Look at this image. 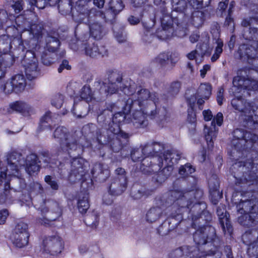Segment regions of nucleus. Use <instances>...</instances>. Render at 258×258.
I'll use <instances>...</instances> for the list:
<instances>
[{"instance_id": "obj_29", "label": "nucleus", "mask_w": 258, "mask_h": 258, "mask_svg": "<svg viewBox=\"0 0 258 258\" xmlns=\"http://www.w3.org/2000/svg\"><path fill=\"white\" fill-rule=\"evenodd\" d=\"M87 162L82 158H75L71 162V176L83 175Z\"/></svg>"}, {"instance_id": "obj_55", "label": "nucleus", "mask_w": 258, "mask_h": 258, "mask_svg": "<svg viewBox=\"0 0 258 258\" xmlns=\"http://www.w3.org/2000/svg\"><path fill=\"white\" fill-rule=\"evenodd\" d=\"M158 211H147L146 214V221L149 223H153L159 219L162 212L158 213Z\"/></svg>"}, {"instance_id": "obj_5", "label": "nucleus", "mask_w": 258, "mask_h": 258, "mask_svg": "<svg viewBox=\"0 0 258 258\" xmlns=\"http://www.w3.org/2000/svg\"><path fill=\"white\" fill-rule=\"evenodd\" d=\"M241 214V215L238 218V221L239 224L244 227L250 228L258 225V211H237ZM251 236V233L245 232L242 237L243 243L247 245V253L249 255H258V236L253 242L250 241H245L244 239L249 238Z\"/></svg>"}, {"instance_id": "obj_43", "label": "nucleus", "mask_w": 258, "mask_h": 258, "mask_svg": "<svg viewBox=\"0 0 258 258\" xmlns=\"http://www.w3.org/2000/svg\"><path fill=\"white\" fill-rule=\"evenodd\" d=\"M47 42L46 47L50 52H54L60 45L57 38L51 36H48L46 39Z\"/></svg>"}, {"instance_id": "obj_46", "label": "nucleus", "mask_w": 258, "mask_h": 258, "mask_svg": "<svg viewBox=\"0 0 258 258\" xmlns=\"http://www.w3.org/2000/svg\"><path fill=\"white\" fill-rule=\"evenodd\" d=\"M142 153L144 156L146 157L144 158H143V160L145 158H156V161H158V159L159 157L154 156V153L153 151V149L152 147V145L151 143H148L146 144L142 149ZM143 161H142V162ZM142 162L141 163V166H142Z\"/></svg>"}, {"instance_id": "obj_31", "label": "nucleus", "mask_w": 258, "mask_h": 258, "mask_svg": "<svg viewBox=\"0 0 258 258\" xmlns=\"http://www.w3.org/2000/svg\"><path fill=\"white\" fill-rule=\"evenodd\" d=\"M54 119V114L50 111L46 112L40 118L39 129L40 130H43L46 128L51 130L55 122Z\"/></svg>"}, {"instance_id": "obj_1", "label": "nucleus", "mask_w": 258, "mask_h": 258, "mask_svg": "<svg viewBox=\"0 0 258 258\" xmlns=\"http://www.w3.org/2000/svg\"><path fill=\"white\" fill-rule=\"evenodd\" d=\"M191 220V227L197 229L193 234L196 245H183L171 251L169 258H198L200 257L199 246L210 244L213 247L207 251L206 255H214L220 252L222 241L216 235L215 228L209 225L211 220L209 211H201L195 215V211H183Z\"/></svg>"}, {"instance_id": "obj_23", "label": "nucleus", "mask_w": 258, "mask_h": 258, "mask_svg": "<svg viewBox=\"0 0 258 258\" xmlns=\"http://www.w3.org/2000/svg\"><path fill=\"white\" fill-rule=\"evenodd\" d=\"M91 173L93 177L100 182L105 181L110 174L107 166L100 163H96L93 165Z\"/></svg>"}, {"instance_id": "obj_12", "label": "nucleus", "mask_w": 258, "mask_h": 258, "mask_svg": "<svg viewBox=\"0 0 258 258\" xmlns=\"http://www.w3.org/2000/svg\"><path fill=\"white\" fill-rule=\"evenodd\" d=\"M29 237L28 224L22 221L17 223L12 233L14 244L19 248L24 247L28 245Z\"/></svg>"}, {"instance_id": "obj_2", "label": "nucleus", "mask_w": 258, "mask_h": 258, "mask_svg": "<svg viewBox=\"0 0 258 258\" xmlns=\"http://www.w3.org/2000/svg\"><path fill=\"white\" fill-rule=\"evenodd\" d=\"M180 159L179 153L175 150L167 151L162 156L158 159V164H154L156 158H147L142 161L140 166L141 171L144 174H151L156 172L161 168L155 177L156 181L160 183L164 182L171 174L174 164Z\"/></svg>"}, {"instance_id": "obj_8", "label": "nucleus", "mask_w": 258, "mask_h": 258, "mask_svg": "<svg viewBox=\"0 0 258 258\" xmlns=\"http://www.w3.org/2000/svg\"><path fill=\"white\" fill-rule=\"evenodd\" d=\"M54 138L60 142L61 148L63 150L70 154L72 152L79 150L81 151L85 147L90 146V143L82 144L81 140L78 143L75 136L68 133V130L63 126L57 127L54 132Z\"/></svg>"}, {"instance_id": "obj_17", "label": "nucleus", "mask_w": 258, "mask_h": 258, "mask_svg": "<svg viewBox=\"0 0 258 258\" xmlns=\"http://www.w3.org/2000/svg\"><path fill=\"white\" fill-rule=\"evenodd\" d=\"M223 116L221 112H218L213 118L211 123V126L205 125L204 128L205 138L209 148L214 147V141L217 137L218 129L216 127V123L218 126H221L223 123Z\"/></svg>"}, {"instance_id": "obj_45", "label": "nucleus", "mask_w": 258, "mask_h": 258, "mask_svg": "<svg viewBox=\"0 0 258 258\" xmlns=\"http://www.w3.org/2000/svg\"><path fill=\"white\" fill-rule=\"evenodd\" d=\"M124 5L121 0H111L108 5V8L114 13L118 14L123 9Z\"/></svg>"}, {"instance_id": "obj_40", "label": "nucleus", "mask_w": 258, "mask_h": 258, "mask_svg": "<svg viewBox=\"0 0 258 258\" xmlns=\"http://www.w3.org/2000/svg\"><path fill=\"white\" fill-rule=\"evenodd\" d=\"M244 38L246 40L256 41L254 44L257 57H258V28H253L249 30H245L244 33Z\"/></svg>"}, {"instance_id": "obj_38", "label": "nucleus", "mask_w": 258, "mask_h": 258, "mask_svg": "<svg viewBox=\"0 0 258 258\" xmlns=\"http://www.w3.org/2000/svg\"><path fill=\"white\" fill-rule=\"evenodd\" d=\"M10 80L15 89V92H21L25 89L26 82L23 75L21 74L16 75Z\"/></svg>"}, {"instance_id": "obj_35", "label": "nucleus", "mask_w": 258, "mask_h": 258, "mask_svg": "<svg viewBox=\"0 0 258 258\" xmlns=\"http://www.w3.org/2000/svg\"><path fill=\"white\" fill-rule=\"evenodd\" d=\"M173 9L174 11L188 15L191 12V8L188 7L185 0H171Z\"/></svg>"}, {"instance_id": "obj_13", "label": "nucleus", "mask_w": 258, "mask_h": 258, "mask_svg": "<svg viewBox=\"0 0 258 258\" xmlns=\"http://www.w3.org/2000/svg\"><path fill=\"white\" fill-rule=\"evenodd\" d=\"M161 22V29H158L156 32V36L162 40L168 39L174 35L175 30L174 22L177 21L176 18L173 19L170 15H163L156 17Z\"/></svg>"}, {"instance_id": "obj_60", "label": "nucleus", "mask_w": 258, "mask_h": 258, "mask_svg": "<svg viewBox=\"0 0 258 258\" xmlns=\"http://www.w3.org/2000/svg\"><path fill=\"white\" fill-rule=\"evenodd\" d=\"M180 87L181 84L179 82H173L170 84L168 91L172 95H176L179 92Z\"/></svg>"}, {"instance_id": "obj_34", "label": "nucleus", "mask_w": 258, "mask_h": 258, "mask_svg": "<svg viewBox=\"0 0 258 258\" xmlns=\"http://www.w3.org/2000/svg\"><path fill=\"white\" fill-rule=\"evenodd\" d=\"M253 45V46L247 44L240 45L238 50L240 56H246L248 59L257 57L254 43Z\"/></svg>"}, {"instance_id": "obj_21", "label": "nucleus", "mask_w": 258, "mask_h": 258, "mask_svg": "<svg viewBox=\"0 0 258 258\" xmlns=\"http://www.w3.org/2000/svg\"><path fill=\"white\" fill-rule=\"evenodd\" d=\"M23 61L25 63V74L27 79L31 80L36 78L38 75V64L34 53L31 51H27Z\"/></svg>"}, {"instance_id": "obj_9", "label": "nucleus", "mask_w": 258, "mask_h": 258, "mask_svg": "<svg viewBox=\"0 0 258 258\" xmlns=\"http://www.w3.org/2000/svg\"><path fill=\"white\" fill-rule=\"evenodd\" d=\"M41 247L43 253L55 256L63 250L64 242L59 235L45 236L43 238Z\"/></svg>"}, {"instance_id": "obj_57", "label": "nucleus", "mask_w": 258, "mask_h": 258, "mask_svg": "<svg viewBox=\"0 0 258 258\" xmlns=\"http://www.w3.org/2000/svg\"><path fill=\"white\" fill-rule=\"evenodd\" d=\"M64 97L61 94H57L53 97L51 100V104L56 108H60L62 105Z\"/></svg>"}, {"instance_id": "obj_61", "label": "nucleus", "mask_w": 258, "mask_h": 258, "mask_svg": "<svg viewBox=\"0 0 258 258\" xmlns=\"http://www.w3.org/2000/svg\"><path fill=\"white\" fill-rule=\"evenodd\" d=\"M44 181L50 186L53 190H57L59 185L56 181L53 180L50 175H46L44 178Z\"/></svg>"}, {"instance_id": "obj_27", "label": "nucleus", "mask_w": 258, "mask_h": 258, "mask_svg": "<svg viewBox=\"0 0 258 258\" xmlns=\"http://www.w3.org/2000/svg\"><path fill=\"white\" fill-rule=\"evenodd\" d=\"M84 216V222L87 226L92 229H96L98 226L99 221V215L97 211H79Z\"/></svg>"}, {"instance_id": "obj_6", "label": "nucleus", "mask_w": 258, "mask_h": 258, "mask_svg": "<svg viewBox=\"0 0 258 258\" xmlns=\"http://www.w3.org/2000/svg\"><path fill=\"white\" fill-rule=\"evenodd\" d=\"M83 11L79 12V20L88 26L90 36L96 40L101 39L106 34V29L99 15H95V10H89L88 8H83Z\"/></svg>"}, {"instance_id": "obj_42", "label": "nucleus", "mask_w": 258, "mask_h": 258, "mask_svg": "<svg viewBox=\"0 0 258 258\" xmlns=\"http://www.w3.org/2000/svg\"><path fill=\"white\" fill-rule=\"evenodd\" d=\"M94 15H99L101 21L104 20L105 22H112L117 14L108 8L104 13L101 11H97L95 13H94Z\"/></svg>"}, {"instance_id": "obj_56", "label": "nucleus", "mask_w": 258, "mask_h": 258, "mask_svg": "<svg viewBox=\"0 0 258 258\" xmlns=\"http://www.w3.org/2000/svg\"><path fill=\"white\" fill-rule=\"evenodd\" d=\"M237 210H254V207L252 200L241 201L236 206Z\"/></svg>"}, {"instance_id": "obj_10", "label": "nucleus", "mask_w": 258, "mask_h": 258, "mask_svg": "<svg viewBox=\"0 0 258 258\" xmlns=\"http://www.w3.org/2000/svg\"><path fill=\"white\" fill-rule=\"evenodd\" d=\"M231 105L235 110L242 112L246 117H247L245 118L246 121L252 122L253 124H258V121L255 120V114H258L256 111L258 107L252 106L241 97L233 98L231 100Z\"/></svg>"}, {"instance_id": "obj_18", "label": "nucleus", "mask_w": 258, "mask_h": 258, "mask_svg": "<svg viewBox=\"0 0 258 258\" xmlns=\"http://www.w3.org/2000/svg\"><path fill=\"white\" fill-rule=\"evenodd\" d=\"M83 131L88 139L92 141L96 140L99 144L102 145L109 143L112 138L111 135H108V136L102 135L103 132L98 128L96 125L93 123H90L84 126Z\"/></svg>"}, {"instance_id": "obj_16", "label": "nucleus", "mask_w": 258, "mask_h": 258, "mask_svg": "<svg viewBox=\"0 0 258 258\" xmlns=\"http://www.w3.org/2000/svg\"><path fill=\"white\" fill-rule=\"evenodd\" d=\"M212 88L207 83L201 84L197 92L193 89H189L185 93L186 101L191 107V110L194 106L198 97H203L208 99L211 94Z\"/></svg>"}, {"instance_id": "obj_62", "label": "nucleus", "mask_w": 258, "mask_h": 258, "mask_svg": "<svg viewBox=\"0 0 258 258\" xmlns=\"http://www.w3.org/2000/svg\"><path fill=\"white\" fill-rule=\"evenodd\" d=\"M30 191L35 192L36 194H40L43 190V187L38 182H33L30 184Z\"/></svg>"}, {"instance_id": "obj_19", "label": "nucleus", "mask_w": 258, "mask_h": 258, "mask_svg": "<svg viewBox=\"0 0 258 258\" xmlns=\"http://www.w3.org/2000/svg\"><path fill=\"white\" fill-rule=\"evenodd\" d=\"M140 110H138V107L134 108L132 110L135 109L132 113L131 122L135 127H144L148 124V120L146 119V116H149L151 118H153L156 114V111L155 110H151L147 109L146 110H143L142 108H140Z\"/></svg>"}, {"instance_id": "obj_41", "label": "nucleus", "mask_w": 258, "mask_h": 258, "mask_svg": "<svg viewBox=\"0 0 258 258\" xmlns=\"http://www.w3.org/2000/svg\"><path fill=\"white\" fill-rule=\"evenodd\" d=\"M30 33L37 40L42 38L44 34L43 26L41 24H33L30 28Z\"/></svg>"}, {"instance_id": "obj_44", "label": "nucleus", "mask_w": 258, "mask_h": 258, "mask_svg": "<svg viewBox=\"0 0 258 258\" xmlns=\"http://www.w3.org/2000/svg\"><path fill=\"white\" fill-rule=\"evenodd\" d=\"M191 10H200L208 7L210 0H187Z\"/></svg>"}, {"instance_id": "obj_53", "label": "nucleus", "mask_w": 258, "mask_h": 258, "mask_svg": "<svg viewBox=\"0 0 258 258\" xmlns=\"http://www.w3.org/2000/svg\"><path fill=\"white\" fill-rule=\"evenodd\" d=\"M10 61L4 60V57L0 54V78H1L5 73L6 69L7 67H10L12 65L14 61L13 58L11 57H9Z\"/></svg>"}, {"instance_id": "obj_3", "label": "nucleus", "mask_w": 258, "mask_h": 258, "mask_svg": "<svg viewBox=\"0 0 258 258\" xmlns=\"http://www.w3.org/2000/svg\"><path fill=\"white\" fill-rule=\"evenodd\" d=\"M118 85V89L120 88L126 95L131 96L125 102V112H130L132 109L137 107L142 108L146 104L152 106V108L156 107L158 97L156 93H151L148 89L141 87L136 91L137 85L131 80L126 81L123 83L120 82Z\"/></svg>"}, {"instance_id": "obj_25", "label": "nucleus", "mask_w": 258, "mask_h": 258, "mask_svg": "<svg viewBox=\"0 0 258 258\" xmlns=\"http://www.w3.org/2000/svg\"><path fill=\"white\" fill-rule=\"evenodd\" d=\"M232 90H236L247 89L248 90H255L258 88V83L255 80L250 79L242 80L240 77H235L233 80Z\"/></svg>"}, {"instance_id": "obj_64", "label": "nucleus", "mask_w": 258, "mask_h": 258, "mask_svg": "<svg viewBox=\"0 0 258 258\" xmlns=\"http://www.w3.org/2000/svg\"><path fill=\"white\" fill-rule=\"evenodd\" d=\"M116 29V27H114L113 28L114 35L115 37L116 38L117 41L119 43L123 42L125 41L126 37L123 34L122 31H120L119 32L116 31L115 29Z\"/></svg>"}, {"instance_id": "obj_4", "label": "nucleus", "mask_w": 258, "mask_h": 258, "mask_svg": "<svg viewBox=\"0 0 258 258\" xmlns=\"http://www.w3.org/2000/svg\"><path fill=\"white\" fill-rule=\"evenodd\" d=\"M122 80L120 75L116 72L110 73L107 80L105 81L97 80L94 83L92 93L90 86H84L81 89L80 97L86 102L95 99L100 101L104 99L108 95L116 93L118 90V85Z\"/></svg>"}, {"instance_id": "obj_28", "label": "nucleus", "mask_w": 258, "mask_h": 258, "mask_svg": "<svg viewBox=\"0 0 258 258\" xmlns=\"http://www.w3.org/2000/svg\"><path fill=\"white\" fill-rule=\"evenodd\" d=\"M38 156L34 153H32L27 156L26 159V171L29 175L37 174L40 169Z\"/></svg>"}, {"instance_id": "obj_63", "label": "nucleus", "mask_w": 258, "mask_h": 258, "mask_svg": "<svg viewBox=\"0 0 258 258\" xmlns=\"http://www.w3.org/2000/svg\"><path fill=\"white\" fill-rule=\"evenodd\" d=\"M90 205L87 198H83L82 200H80L78 203V208L79 210H88Z\"/></svg>"}, {"instance_id": "obj_22", "label": "nucleus", "mask_w": 258, "mask_h": 258, "mask_svg": "<svg viewBox=\"0 0 258 258\" xmlns=\"http://www.w3.org/2000/svg\"><path fill=\"white\" fill-rule=\"evenodd\" d=\"M219 215V221L224 235L226 238L231 239L233 238V227L230 219V214L228 211L221 213L222 211H216Z\"/></svg>"}, {"instance_id": "obj_36", "label": "nucleus", "mask_w": 258, "mask_h": 258, "mask_svg": "<svg viewBox=\"0 0 258 258\" xmlns=\"http://www.w3.org/2000/svg\"><path fill=\"white\" fill-rule=\"evenodd\" d=\"M107 130L109 133L112 134V137L116 136L117 138L122 137L123 140H126L129 138V135L123 132L120 128V125L114 122L110 121L108 124Z\"/></svg>"}, {"instance_id": "obj_37", "label": "nucleus", "mask_w": 258, "mask_h": 258, "mask_svg": "<svg viewBox=\"0 0 258 258\" xmlns=\"http://www.w3.org/2000/svg\"><path fill=\"white\" fill-rule=\"evenodd\" d=\"M186 17L190 18V22L196 27H199L204 23V13L201 11H192L188 15H185Z\"/></svg>"}, {"instance_id": "obj_49", "label": "nucleus", "mask_w": 258, "mask_h": 258, "mask_svg": "<svg viewBox=\"0 0 258 258\" xmlns=\"http://www.w3.org/2000/svg\"><path fill=\"white\" fill-rule=\"evenodd\" d=\"M171 57L169 52H163L160 53L156 58L155 61L161 67L165 66Z\"/></svg>"}, {"instance_id": "obj_11", "label": "nucleus", "mask_w": 258, "mask_h": 258, "mask_svg": "<svg viewBox=\"0 0 258 258\" xmlns=\"http://www.w3.org/2000/svg\"><path fill=\"white\" fill-rule=\"evenodd\" d=\"M114 174L109 186V192L111 195L118 196L123 193L127 187L126 172L123 168L118 167L115 170Z\"/></svg>"}, {"instance_id": "obj_24", "label": "nucleus", "mask_w": 258, "mask_h": 258, "mask_svg": "<svg viewBox=\"0 0 258 258\" xmlns=\"http://www.w3.org/2000/svg\"><path fill=\"white\" fill-rule=\"evenodd\" d=\"M7 163L12 171H9V175H14L18 170V167L23 164L22 155L16 152H11L7 155Z\"/></svg>"}, {"instance_id": "obj_52", "label": "nucleus", "mask_w": 258, "mask_h": 258, "mask_svg": "<svg viewBox=\"0 0 258 258\" xmlns=\"http://www.w3.org/2000/svg\"><path fill=\"white\" fill-rule=\"evenodd\" d=\"M129 112H124V106L122 108V112H119L114 114V115L112 117V122H114L115 123H117L119 125L120 124L124 121L126 119V115Z\"/></svg>"}, {"instance_id": "obj_26", "label": "nucleus", "mask_w": 258, "mask_h": 258, "mask_svg": "<svg viewBox=\"0 0 258 258\" xmlns=\"http://www.w3.org/2000/svg\"><path fill=\"white\" fill-rule=\"evenodd\" d=\"M211 200L213 204H216L218 200L222 198V193L219 190V182L216 175H212L208 181Z\"/></svg>"}, {"instance_id": "obj_14", "label": "nucleus", "mask_w": 258, "mask_h": 258, "mask_svg": "<svg viewBox=\"0 0 258 258\" xmlns=\"http://www.w3.org/2000/svg\"><path fill=\"white\" fill-rule=\"evenodd\" d=\"M174 211L175 213H171L157 229V232L159 235L163 236L167 235L170 231L176 229L183 220V213H176L177 211Z\"/></svg>"}, {"instance_id": "obj_47", "label": "nucleus", "mask_w": 258, "mask_h": 258, "mask_svg": "<svg viewBox=\"0 0 258 258\" xmlns=\"http://www.w3.org/2000/svg\"><path fill=\"white\" fill-rule=\"evenodd\" d=\"M7 172H9V169L5 170L0 167V185L4 183V189L7 190L10 188L9 180L7 178Z\"/></svg>"}, {"instance_id": "obj_33", "label": "nucleus", "mask_w": 258, "mask_h": 258, "mask_svg": "<svg viewBox=\"0 0 258 258\" xmlns=\"http://www.w3.org/2000/svg\"><path fill=\"white\" fill-rule=\"evenodd\" d=\"M11 108L24 116H29L33 113V109L29 104L21 101H17L11 105Z\"/></svg>"}, {"instance_id": "obj_48", "label": "nucleus", "mask_w": 258, "mask_h": 258, "mask_svg": "<svg viewBox=\"0 0 258 258\" xmlns=\"http://www.w3.org/2000/svg\"><path fill=\"white\" fill-rule=\"evenodd\" d=\"M122 137L117 138L116 136L112 137L109 143L112 150L115 152H118L122 148Z\"/></svg>"}, {"instance_id": "obj_51", "label": "nucleus", "mask_w": 258, "mask_h": 258, "mask_svg": "<svg viewBox=\"0 0 258 258\" xmlns=\"http://www.w3.org/2000/svg\"><path fill=\"white\" fill-rule=\"evenodd\" d=\"M88 36L87 34L84 35V36L80 37L79 40H77L76 39H73L71 40L70 42V48L74 50V51L78 50L79 49H81L82 50L83 48V44L81 43H80L78 42L79 41H83V40H86V38H88ZM83 42H82V43Z\"/></svg>"}, {"instance_id": "obj_39", "label": "nucleus", "mask_w": 258, "mask_h": 258, "mask_svg": "<svg viewBox=\"0 0 258 258\" xmlns=\"http://www.w3.org/2000/svg\"><path fill=\"white\" fill-rule=\"evenodd\" d=\"M72 1V0H60L57 3L59 13L62 15H66L72 12L74 16Z\"/></svg>"}, {"instance_id": "obj_32", "label": "nucleus", "mask_w": 258, "mask_h": 258, "mask_svg": "<svg viewBox=\"0 0 258 258\" xmlns=\"http://www.w3.org/2000/svg\"><path fill=\"white\" fill-rule=\"evenodd\" d=\"M42 214H46L48 218L40 219L39 222L45 226L49 225L50 222L57 220L61 216L62 211H41Z\"/></svg>"}, {"instance_id": "obj_20", "label": "nucleus", "mask_w": 258, "mask_h": 258, "mask_svg": "<svg viewBox=\"0 0 258 258\" xmlns=\"http://www.w3.org/2000/svg\"><path fill=\"white\" fill-rule=\"evenodd\" d=\"M88 38V37L86 40H83L82 43L81 41L78 42L83 44L82 51H84L86 55L91 57H97L107 54V50L104 46H101L99 47L94 42Z\"/></svg>"}, {"instance_id": "obj_59", "label": "nucleus", "mask_w": 258, "mask_h": 258, "mask_svg": "<svg viewBox=\"0 0 258 258\" xmlns=\"http://www.w3.org/2000/svg\"><path fill=\"white\" fill-rule=\"evenodd\" d=\"M82 107V104H79L78 106H76V100L74 101V105L72 110V112L74 115H76L78 118L83 117H84L87 112V108L85 107L84 109V111H79V110L76 111V108H77V109L79 110Z\"/></svg>"}, {"instance_id": "obj_30", "label": "nucleus", "mask_w": 258, "mask_h": 258, "mask_svg": "<svg viewBox=\"0 0 258 258\" xmlns=\"http://www.w3.org/2000/svg\"><path fill=\"white\" fill-rule=\"evenodd\" d=\"M233 137L235 140H239L242 144L243 142L254 143L258 140V136L250 132H244L242 129L237 128L233 133Z\"/></svg>"}, {"instance_id": "obj_54", "label": "nucleus", "mask_w": 258, "mask_h": 258, "mask_svg": "<svg viewBox=\"0 0 258 258\" xmlns=\"http://www.w3.org/2000/svg\"><path fill=\"white\" fill-rule=\"evenodd\" d=\"M195 171V169L192 166L187 163L180 166L179 169V174L183 177H185L194 173Z\"/></svg>"}, {"instance_id": "obj_15", "label": "nucleus", "mask_w": 258, "mask_h": 258, "mask_svg": "<svg viewBox=\"0 0 258 258\" xmlns=\"http://www.w3.org/2000/svg\"><path fill=\"white\" fill-rule=\"evenodd\" d=\"M154 4L159 7V12L155 13L154 8L151 5L146 6L143 10V15H149L152 21L151 26L154 25L156 17L170 15L168 0H154Z\"/></svg>"}, {"instance_id": "obj_7", "label": "nucleus", "mask_w": 258, "mask_h": 258, "mask_svg": "<svg viewBox=\"0 0 258 258\" xmlns=\"http://www.w3.org/2000/svg\"><path fill=\"white\" fill-rule=\"evenodd\" d=\"M203 195V191L201 189H197L196 190H192L184 193L172 191L171 193V197L176 198V200L173 202L172 204L175 207L179 206L180 208L191 209L194 208L198 210H206L207 205L203 202H196L192 206L194 203L193 199L197 201L200 200Z\"/></svg>"}, {"instance_id": "obj_58", "label": "nucleus", "mask_w": 258, "mask_h": 258, "mask_svg": "<svg viewBox=\"0 0 258 258\" xmlns=\"http://www.w3.org/2000/svg\"><path fill=\"white\" fill-rule=\"evenodd\" d=\"M143 155V154L142 153V149L140 150L139 149H134L132 150L131 156L133 161L134 162H137L142 161Z\"/></svg>"}, {"instance_id": "obj_50", "label": "nucleus", "mask_w": 258, "mask_h": 258, "mask_svg": "<svg viewBox=\"0 0 258 258\" xmlns=\"http://www.w3.org/2000/svg\"><path fill=\"white\" fill-rule=\"evenodd\" d=\"M216 42L217 44V46L215 48L214 53L211 58L212 62L216 61L219 58L221 54L223 51V41L221 39H218L216 40Z\"/></svg>"}]
</instances>
